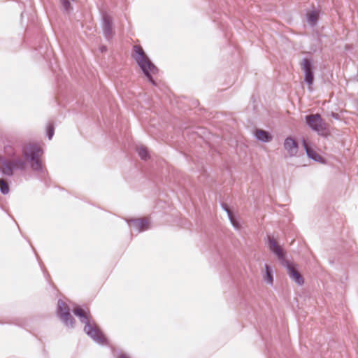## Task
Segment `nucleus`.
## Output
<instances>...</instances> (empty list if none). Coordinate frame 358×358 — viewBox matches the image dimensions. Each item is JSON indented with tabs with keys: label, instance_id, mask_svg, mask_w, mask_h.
Instances as JSON below:
<instances>
[{
	"label": "nucleus",
	"instance_id": "1",
	"mask_svg": "<svg viewBox=\"0 0 358 358\" xmlns=\"http://www.w3.org/2000/svg\"><path fill=\"white\" fill-rule=\"evenodd\" d=\"M43 149L36 144H30L23 150L22 155L19 153L18 148L12 140H6L3 143L2 154H0V171L2 175L12 177L17 172H24L28 166L34 172L44 176L47 173L41 156Z\"/></svg>",
	"mask_w": 358,
	"mask_h": 358
},
{
	"label": "nucleus",
	"instance_id": "2",
	"mask_svg": "<svg viewBox=\"0 0 358 358\" xmlns=\"http://www.w3.org/2000/svg\"><path fill=\"white\" fill-rule=\"evenodd\" d=\"M73 313L79 318L80 322L85 324L84 331L94 342L99 345L107 343V338L88 311L78 306L73 310Z\"/></svg>",
	"mask_w": 358,
	"mask_h": 358
},
{
	"label": "nucleus",
	"instance_id": "3",
	"mask_svg": "<svg viewBox=\"0 0 358 358\" xmlns=\"http://www.w3.org/2000/svg\"><path fill=\"white\" fill-rule=\"evenodd\" d=\"M268 248L276 255L281 264L286 267L289 278L298 285H303L304 280L297 269V265L286 259L285 252L273 238L268 237Z\"/></svg>",
	"mask_w": 358,
	"mask_h": 358
},
{
	"label": "nucleus",
	"instance_id": "4",
	"mask_svg": "<svg viewBox=\"0 0 358 358\" xmlns=\"http://www.w3.org/2000/svg\"><path fill=\"white\" fill-rule=\"evenodd\" d=\"M131 57L136 62L148 80L153 85H156V82L151 75V72L155 69V65L150 61L141 45H135L133 46Z\"/></svg>",
	"mask_w": 358,
	"mask_h": 358
},
{
	"label": "nucleus",
	"instance_id": "5",
	"mask_svg": "<svg viewBox=\"0 0 358 358\" xmlns=\"http://www.w3.org/2000/svg\"><path fill=\"white\" fill-rule=\"evenodd\" d=\"M69 305L62 299H59L57 303L56 314L61 322L67 328L75 327V319L71 314Z\"/></svg>",
	"mask_w": 358,
	"mask_h": 358
},
{
	"label": "nucleus",
	"instance_id": "6",
	"mask_svg": "<svg viewBox=\"0 0 358 358\" xmlns=\"http://www.w3.org/2000/svg\"><path fill=\"white\" fill-rule=\"evenodd\" d=\"M126 222L128 224L131 230H134L138 233H141L149 229L151 227V219L150 217H144L140 218H126Z\"/></svg>",
	"mask_w": 358,
	"mask_h": 358
},
{
	"label": "nucleus",
	"instance_id": "7",
	"mask_svg": "<svg viewBox=\"0 0 358 358\" xmlns=\"http://www.w3.org/2000/svg\"><path fill=\"white\" fill-rule=\"evenodd\" d=\"M307 124L314 131L321 135L327 133V124L318 114L310 115L306 117Z\"/></svg>",
	"mask_w": 358,
	"mask_h": 358
},
{
	"label": "nucleus",
	"instance_id": "8",
	"mask_svg": "<svg viewBox=\"0 0 358 358\" xmlns=\"http://www.w3.org/2000/svg\"><path fill=\"white\" fill-rule=\"evenodd\" d=\"M301 69L304 73V80L308 85V90H313L314 75L312 69L311 62L308 59H303L301 64Z\"/></svg>",
	"mask_w": 358,
	"mask_h": 358
},
{
	"label": "nucleus",
	"instance_id": "9",
	"mask_svg": "<svg viewBox=\"0 0 358 358\" xmlns=\"http://www.w3.org/2000/svg\"><path fill=\"white\" fill-rule=\"evenodd\" d=\"M101 27L105 38L107 40H110L114 35L113 22L112 18L108 14L103 15Z\"/></svg>",
	"mask_w": 358,
	"mask_h": 358
},
{
	"label": "nucleus",
	"instance_id": "10",
	"mask_svg": "<svg viewBox=\"0 0 358 358\" xmlns=\"http://www.w3.org/2000/svg\"><path fill=\"white\" fill-rule=\"evenodd\" d=\"M284 148L289 157L297 156L299 146L297 142L292 137H287L284 141Z\"/></svg>",
	"mask_w": 358,
	"mask_h": 358
},
{
	"label": "nucleus",
	"instance_id": "11",
	"mask_svg": "<svg viewBox=\"0 0 358 358\" xmlns=\"http://www.w3.org/2000/svg\"><path fill=\"white\" fill-rule=\"evenodd\" d=\"M303 146L305 149L307 156L317 162L323 163V158L317 154L310 145L306 139L303 140Z\"/></svg>",
	"mask_w": 358,
	"mask_h": 358
},
{
	"label": "nucleus",
	"instance_id": "12",
	"mask_svg": "<svg viewBox=\"0 0 358 358\" xmlns=\"http://www.w3.org/2000/svg\"><path fill=\"white\" fill-rule=\"evenodd\" d=\"M135 151L142 160L146 162L150 159L149 150L145 145L143 144L136 145Z\"/></svg>",
	"mask_w": 358,
	"mask_h": 358
},
{
	"label": "nucleus",
	"instance_id": "13",
	"mask_svg": "<svg viewBox=\"0 0 358 358\" xmlns=\"http://www.w3.org/2000/svg\"><path fill=\"white\" fill-rule=\"evenodd\" d=\"M263 279L264 282L269 285L273 284V275L272 268L268 264L264 265V271L263 273Z\"/></svg>",
	"mask_w": 358,
	"mask_h": 358
},
{
	"label": "nucleus",
	"instance_id": "14",
	"mask_svg": "<svg viewBox=\"0 0 358 358\" xmlns=\"http://www.w3.org/2000/svg\"><path fill=\"white\" fill-rule=\"evenodd\" d=\"M255 136L257 140L265 143L272 140L271 135L268 131L262 129H256Z\"/></svg>",
	"mask_w": 358,
	"mask_h": 358
},
{
	"label": "nucleus",
	"instance_id": "15",
	"mask_svg": "<svg viewBox=\"0 0 358 358\" xmlns=\"http://www.w3.org/2000/svg\"><path fill=\"white\" fill-rule=\"evenodd\" d=\"M223 208L226 210V212L228 215V217H229L231 224L233 225V227L236 229H239L241 226H240L238 222L234 218L231 211L229 210V208L227 207V206L226 204L223 205Z\"/></svg>",
	"mask_w": 358,
	"mask_h": 358
},
{
	"label": "nucleus",
	"instance_id": "16",
	"mask_svg": "<svg viewBox=\"0 0 358 358\" xmlns=\"http://www.w3.org/2000/svg\"><path fill=\"white\" fill-rule=\"evenodd\" d=\"M319 13L317 11L313 10L307 15V20L310 25L314 26L318 19Z\"/></svg>",
	"mask_w": 358,
	"mask_h": 358
},
{
	"label": "nucleus",
	"instance_id": "17",
	"mask_svg": "<svg viewBox=\"0 0 358 358\" xmlns=\"http://www.w3.org/2000/svg\"><path fill=\"white\" fill-rule=\"evenodd\" d=\"M10 186L3 179H0V192L2 194L6 195L10 192Z\"/></svg>",
	"mask_w": 358,
	"mask_h": 358
},
{
	"label": "nucleus",
	"instance_id": "18",
	"mask_svg": "<svg viewBox=\"0 0 358 358\" xmlns=\"http://www.w3.org/2000/svg\"><path fill=\"white\" fill-rule=\"evenodd\" d=\"M54 134H55V129H54L53 125L49 124L46 129V134H47V137L48 138L49 140H51Z\"/></svg>",
	"mask_w": 358,
	"mask_h": 358
},
{
	"label": "nucleus",
	"instance_id": "19",
	"mask_svg": "<svg viewBox=\"0 0 358 358\" xmlns=\"http://www.w3.org/2000/svg\"><path fill=\"white\" fill-rule=\"evenodd\" d=\"M113 353L115 358H131L129 355L121 351H113Z\"/></svg>",
	"mask_w": 358,
	"mask_h": 358
},
{
	"label": "nucleus",
	"instance_id": "20",
	"mask_svg": "<svg viewBox=\"0 0 358 358\" xmlns=\"http://www.w3.org/2000/svg\"><path fill=\"white\" fill-rule=\"evenodd\" d=\"M62 3L65 10H68L71 8V3L69 0H62Z\"/></svg>",
	"mask_w": 358,
	"mask_h": 358
},
{
	"label": "nucleus",
	"instance_id": "21",
	"mask_svg": "<svg viewBox=\"0 0 358 358\" xmlns=\"http://www.w3.org/2000/svg\"><path fill=\"white\" fill-rule=\"evenodd\" d=\"M148 133L150 134V135H153L154 134V131H152L151 129H148Z\"/></svg>",
	"mask_w": 358,
	"mask_h": 358
},
{
	"label": "nucleus",
	"instance_id": "22",
	"mask_svg": "<svg viewBox=\"0 0 358 358\" xmlns=\"http://www.w3.org/2000/svg\"><path fill=\"white\" fill-rule=\"evenodd\" d=\"M106 50V47H105V46H103V47H101V52H103V51H105Z\"/></svg>",
	"mask_w": 358,
	"mask_h": 358
}]
</instances>
